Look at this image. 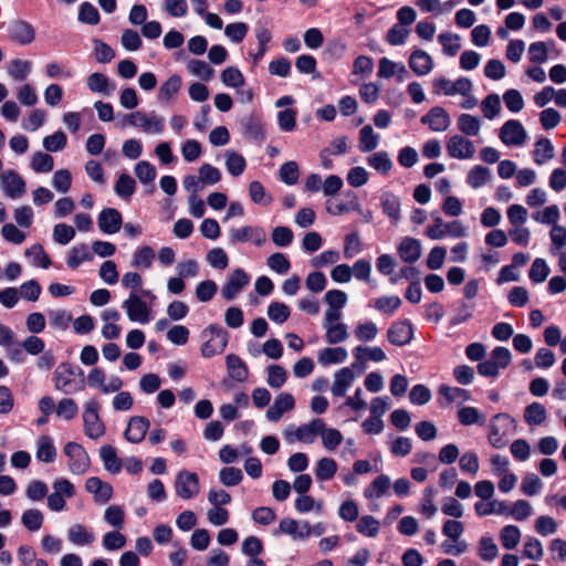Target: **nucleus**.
I'll use <instances>...</instances> for the list:
<instances>
[{
	"label": "nucleus",
	"instance_id": "obj_32",
	"mask_svg": "<svg viewBox=\"0 0 566 566\" xmlns=\"http://www.w3.org/2000/svg\"><path fill=\"white\" fill-rule=\"evenodd\" d=\"M533 150L534 160L538 165H543L555 156V147L548 138H539L535 143Z\"/></svg>",
	"mask_w": 566,
	"mask_h": 566
},
{
	"label": "nucleus",
	"instance_id": "obj_53",
	"mask_svg": "<svg viewBox=\"0 0 566 566\" xmlns=\"http://www.w3.org/2000/svg\"><path fill=\"white\" fill-rule=\"evenodd\" d=\"M44 517L36 509H29L21 516L22 524L31 532L39 531L42 527Z\"/></svg>",
	"mask_w": 566,
	"mask_h": 566
},
{
	"label": "nucleus",
	"instance_id": "obj_27",
	"mask_svg": "<svg viewBox=\"0 0 566 566\" xmlns=\"http://www.w3.org/2000/svg\"><path fill=\"white\" fill-rule=\"evenodd\" d=\"M139 119L138 127L148 134H160L165 128L164 117L151 112L145 114L140 112V115L136 116Z\"/></svg>",
	"mask_w": 566,
	"mask_h": 566
},
{
	"label": "nucleus",
	"instance_id": "obj_6",
	"mask_svg": "<svg viewBox=\"0 0 566 566\" xmlns=\"http://www.w3.org/2000/svg\"><path fill=\"white\" fill-rule=\"evenodd\" d=\"M175 492L182 500L196 497L200 492L199 478L197 473L180 471L175 480Z\"/></svg>",
	"mask_w": 566,
	"mask_h": 566
},
{
	"label": "nucleus",
	"instance_id": "obj_55",
	"mask_svg": "<svg viewBox=\"0 0 566 566\" xmlns=\"http://www.w3.org/2000/svg\"><path fill=\"white\" fill-rule=\"evenodd\" d=\"M118 531L119 530L111 531L103 535L102 544L105 549L117 551L125 547L127 539L125 535H123Z\"/></svg>",
	"mask_w": 566,
	"mask_h": 566
},
{
	"label": "nucleus",
	"instance_id": "obj_28",
	"mask_svg": "<svg viewBox=\"0 0 566 566\" xmlns=\"http://www.w3.org/2000/svg\"><path fill=\"white\" fill-rule=\"evenodd\" d=\"M229 376L235 381H245L249 376L248 367L244 361L234 354H229L226 358Z\"/></svg>",
	"mask_w": 566,
	"mask_h": 566
},
{
	"label": "nucleus",
	"instance_id": "obj_14",
	"mask_svg": "<svg viewBox=\"0 0 566 566\" xmlns=\"http://www.w3.org/2000/svg\"><path fill=\"white\" fill-rule=\"evenodd\" d=\"M500 139L505 145H522L526 139V132L517 120H507L501 128Z\"/></svg>",
	"mask_w": 566,
	"mask_h": 566
},
{
	"label": "nucleus",
	"instance_id": "obj_52",
	"mask_svg": "<svg viewBox=\"0 0 566 566\" xmlns=\"http://www.w3.org/2000/svg\"><path fill=\"white\" fill-rule=\"evenodd\" d=\"M287 379V373L285 368L280 365H271L268 367L266 382L271 388H281Z\"/></svg>",
	"mask_w": 566,
	"mask_h": 566
},
{
	"label": "nucleus",
	"instance_id": "obj_31",
	"mask_svg": "<svg viewBox=\"0 0 566 566\" xmlns=\"http://www.w3.org/2000/svg\"><path fill=\"white\" fill-rule=\"evenodd\" d=\"M348 353L344 347H327L318 353V363L323 366L344 363Z\"/></svg>",
	"mask_w": 566,
	"mask_h": 566
},
{
	"label": "nucleus",
	"instance_id": "obj_21",
	"mask_svg": "<svg viewBox=\"0 0 566 566\" xmlns=\"http://www.w3.org/2000/svg\"><path fill=\"white\" fill-rule=\"evenodd\" d=\"M85 489L94 495L95 502L101 504L108 502L113 495L112 485L96 476L86 480Z\"/></svg>",
	"mask_w": 566,
	"mask_h": 566
},
{
	"label": "nucleus",
	"instance_id": "obj_1",
	"mask_svg": "<svg viewBox=\"0 0 566 566\" xmlns=\"http://www.w3.org/2000/svg\"><path fill=\"white\" fill-rule=\"evenodd\" d=\"M515 420L507 415L500 413L490 422V443L497 449L504 448L509 440L515 434Z\"/></svg>",
	"mask_w": 566,
	"mask_h": 566
},
{
	"label": "nucleus",
	"instance_id": "obj_34",
	"mask_svg": "<svg viewBox=\"0 0 566 566\" xmlns=\"http://www.w3.org/2000/svg\"><path fill=\"white\" fill-rule=\"evenodd\" d=\"M155 259V251L149 245L137 249L132 259V266L139 270L149 269Z\"/></svg>",
	"mask_w": 566,
	"mask_h": 566
},
{
	"label": "nucleus",
	"instance_id": "obj_20",
	"mask_svg": "<svg viewBox=\"0 0 566 566\" xmlns=\"http://www.w3.org/2000/svg\"><path fill=\"white\" fill-rule=\"evenodd\" d=\"M150 422L142 416L132 417L125 431V438L132 443H139L144 440Z\"/></svg>",
	"mask_w": 566,
	"mask_h": 566
},
{
	"label": "nucleus",
	"instance_id": "obj_48",
	"mask_svg": "<svg viewBox=\"0 0 566 566\" xmlns=\"http://www.w3.org/2000/svg\"><path fill=\"white\" fill-rule=\"evenodd\" d=\"M25 256H31L32 263L36 266H41L43 269H48L51 265V259L45 253L43 247L39 243L31 245L29 249L24 251Z\"/></svg>",
	"mask_w": 566,
	"mask_h": 566
},
{
	"label": "nucleus",
	"instance_id": "obj_30",
	"mask_svg": "<svg viewBox=\"0 0 566 566\" xmlns=\"http://www.w3.org/2000/svg\"><path fill=\"white\" fill-rule=\"evenodd\" d=\"M391 481L388 475L381 474L377 476L365 490L364 495L369 500L380 499L385 495L389 488Z\"/></svg>",
	"mask_w": 566,
	"mask_h": 566
},
{
	"label": "nucleus",
	"instance_id": "obj_29",
	"mask_svg": "<svg viewBox=\"0 0 566 566\" xmlns=\"http://www.w3.org/2000/svg\"><path fill=\"white\" fill-rule=\"evenodd\" d=\"M74 371L70 364H61L54 371V384L57 390L70 392L73 382Z\"/></svg>",
	"mask_w": 566,
	"mask_h": 566
},
{
	"label": "nucleus",
	"instance_id": "obj_41",
	"mask_svg": "<svg viewBox=\"0 0 566 566\" xmlns=\"http://www.w3.org/2000/svg\"><path fill=\"white\" fill-rule=\"evenodd\" d=\"M104 521L115 530H122L125 524V512L119 505H109L103 516Z\"/></svg>",
	"mask_w": 566,
	"mask_h": 566
},
{
	"label": "nucleus",
	"instance_id": "obj_15",
	"mask_svg": "<svg viewBox=\"0 0 566 566\" xmlns=\"http://www.w3.org/2000/svg\"><path fill=\"white\" fill-rule=\"evenodd\" d=\"M123 218L120 212L115 208H105L101 211L97 223L102 232L114 234L119 231Z\"/></svg>",
	"mask_w": 566,
	"mask_h": 566
},
{
	"label": "nucleus",
	"instance_id": "obj_2",
	"mask_svg": "<svg viewBox=\"0 0 566 566\" xmlns=\"http://www.w3.org/2000/svg\"><path fill=\"white\" fill-rule=\"evenodd\" d=\"M98 409V401L91 398L85 402L82 415L85 436L92 440H98L106 431L105 424L99 418Z\"/></svg>",
	"mask_w": 566,
	"mask_h": 566
},
{
	"label": "nucleus",
	"instance_id": "obj_44",
	"mask_svg": "<svg viewBox=\"0 0 566 566\" xmlns=\"http://www.w3.org/2000/svg\"><path fill=\"white\" fill-rule=\"evenodd\" d=\"M326 329V342L328 344L343 343L348 338L347 326L344 323L329 324L324 326Z\"/></svg>",
	"mask_w": 566,
	"mask_h": 566
},
{
	"label": "nucleus",
	"instance_id": "obj_12",
	"mask_svg": "<svg viewBox=\"0 0 566 566\" xmlns=\"http://www.w3.org/2000/svg\"><path fill=\"white\" fill-rule=\"evenodd\" d=\"M250 282L249 275L242 269H235L221 289L226 301H232Z\"/></svg>",
	"mask_w": 566,
	"mask_h": 566
},
{
	"label": "nucleus",
	"instance_id": "obj_47",
	"mask_svg": "<svg viewBox=\"0 0 566 566\" xmlns=\"http://www.w3.org/2000/svg\"><path fill=\"white\" fill-rule=\"evenodd\" d=\"M474 510L481 516L507 513V506L505 503L497 500H493L491 502H476L474 504Z\"/></svg>",
	"mask_w": 566,
	"mask_h": 566
},
{
	"label": "nucleus",
	"instance_id": "obj_57",
	"mask_svg": "<svg viewBox=\"0 0 566 566\" xmlns=\"http://www.w3.org/2000/svg\"><path fill=\"white\" fill-rule=\"evenodd\" d=\"M50 325L57 331H65L71 321L72 314L66 310H55L49 312Z\"/></svg>",
	"mask_w": 566,
	"mask_h": 566
},
{
	"label": "nucleus",
	"instance_id": "obj_51",
	"mask_svg": "<svg viewBox=\"0 0 566 566\" xmlns=\"http://www.w3.org/2000/svg\"><path fill=\"white\" fill-rule=\"evenodd\" d=\"M560 218L559 208L556 205L548 206L543 210L537 211L533 219L539 223L555 226Z\"/></svg>",
	"mask_w": 566,
	"mask_h": 566
},
{
	"label": "nucleus",
	"instance_id": "obj_50",
	"mask_svg": "<svg viewBox=\"0 0 566 566\" xmlns=\"http://www.w3.org/2000/svg\"><path fill=\"white\" fill-rule=\"evenodd\" d=\"M187 69L190 74H192L193 76H198L203 81L211 80L214 73L207 62L195 59L188 62Z\"/></svg>",
	"mask_w": 566,
	"mask_h": 566
},
{
	"label": "nucleus",
	"instance_id": "obj_26",
	"mask_svg": "<svg viewBox=\"0 0 566 566\" xmlns=\"http://www.w3.org/2000/svg\"><path fill=\"white\" fill-rule=\"evenodd\" d=\"M67 539L77 546H87L95 541V535L82 524H73L67 531Z\"/></svg>",
	"mask_w": 566,
	"mask_h": 566
},
{
	"label": "nucleus",
	"instance_id": "obj_58",
	"mask_svg": "<svg viewBox=\"0 0 566 566\" xmlns=\"http://www.w3.org/2000/svg\"><path fill=\"white\" fill-rule=\"evenodd\" d=\"M91 259L92 254L87 245L81 244L78 247L72 248L66 263L71 269H76L82 262L90 261Z\"/></svg>",
	"mask_w": 566,
	"mask_h": 566
},
{
	"label": "nucleus",
	"instance_id": "obj_54",
	"mask_svg": "<svg viewBox=\"0 0 566 566\" xmlns=\"http://www.w3.org/2000/svg\"><path fill=\"white\" fill-rule=\"evenodd\" d=\"M459 421L463 426H471L474 423L483 424L485 417L474 407H463L458 411Z\"/></svg>",
	"mask_w": 566,
	"mask_h": 566
},
{
	"label": "nucleus",
	"instance_id": "obj_36",
	"mask_svg": "<svg viewBox=\"0 0 566 566\" xmlns=\"http://www.w3.org/2000/svg\"><path fill=\"white\" fill-rule=\"evenodd\" d=\"M381 208L384 213H386L392 221V223L397 224L400 220V200L397 196L392 193H384L381 197Z\"/></svg>",
	"mask_w": 566,
	"mask_h": 566
},
{
	"label": "nucleus",
	"instance_id": "obj_60",
	"mask_svg": "<svg viewBox=\"0 0 566 566\" xmlns=\"http://www.w3.org/2000/svg\"><path fill=\"white\" fill-rule=\"evenodd\" d=\"M318 434H321L323 446L327 450L336 449L343 440V436L337 429H333V428L326 429L324 422H323V429L319 430Z\"/></svg>",
	"mask_w": 566,
	"mask_h": 566
},
{
	"label": "nucleus",
	"instance_id": "obj_25",
	"mask_svg": "<svg viewBox=\"0 0 566 566\" xmlns=\"http://www.w3.org/2000/svg\"><path fill=\"white\" fill-rule=\"evenodd\" d=\"M354 356L356 359V363L353 364V367H356L357 365H364L367 360L373 361H382L386 359V353L380 347H365V346H357L354 349Z\"/></svg>",
	"mask_w": 566,
	"mask_h": 566
},
{
	"label": "nucleus",
	"instance_id": "obj_4",
	"mask_svg": "<svg viewBox=\"0 0 566 566\" xmlns=\"http://www.w3.org/2000/svg\"><path fill=\"white\" fill-rule=\"evenodd\" d=\"M208 339L201 346L203 357L210 358L223 353L228 344V333L221 326L211 324L203 331Z\"/></svg>",
	"mask_w": 566,
	"mask_h": 566
},
{
	"label": "nucleus",
	"instance_id": "obj_33",
	"mask_svg": "<svg viewBox=\"0 0 566 566\" xmlns=\"http://www.w3.org/2000/svg\"><path fill=\"white\" fill-rule=\"evenodd\" d=\"M87 86L92 92L109 95L114 90L115 85L102 73H92L87 77Z\"/></svg>",
	"mask_w": 566,
	"mask_h": 566
},
{
	"label": "nucleus",
	"instance_id": "obj_43",
	"mask_svg": "<svg viewBox=\"0 0 566 566\" xmlns=\"http://www.w3.org/2000/svg\"><path fill=\"white\" fill-rule=\"evenodd\" d=\"M245 166L247 163L242 155L233 150L226 153V167L231 176L238 177L243 174Z\"/></svg>",
	"mask_w": 566,
	"mask_h": 566
},
{
	"label": "nucleus",
	"instance_id": "obj_13",
	"mask_svg": "<svg viewBox=\"0 0 566 566\" xmlns=\"http://www.w3.org/2000/svg\"><path fill=\"white\" fill-rule=\"evenodd\" d=\"M295 400L290 392H281L277 395L272 406L266 410V418L270 421H279L285 412L294 409Z\"/></svg>",
	"mask_w": 566,
	"mask_h": 566
},
{
	"label": "nucleus",
	"instance_id": "obj_3",
	"mask_svg": "<svg viewBox=\"0 0 566 566\" xmlns=\"http://www.w3.org/2000/svg\"><path fill=\"white\" fill-rule=\"evenodd\" d=\"M150 295V291H140V294L130 292L128 298L123 302L122 306L132 322H138L140 324L149 322L151 310L150 306L142 300V296Z\"/></svg>",
	"mask_w": 566,
	"mask_h": 566
},
{
	"label": "nucleus",
	"instance_id": "obj_22",
	"mask_svg": "<svg viewBox=\"0 0 566 566\" xmlns=\"http://www.w3.org/2000/svg\"><path fill=\"white\" fill-rule=\"evenodd\" d=\"M421 122L428 124L434 132L447 130L451 123L449 115L440 106L431 108L427 115L421 117Z\"/></svg>",
	"mask_w": 566,
	"mask_h": 566
},
{
	"label": "nucleus",
	"instance_id": "obj_19",
	"mask_svg": "<svg viewBox=\"0 0 566 566\" xmlns=\"http://www.w3.org/2000/svg\"><path fill=\"white\" fill-rule=\"evenodd\" d=\"M397 252L403 262L416 263L421 256V243L415 238L406 237L399 243Z\"/></svg>",
	"mask_w": 566,
	"mask_h": 566
},
{
	"label": "nucleus",
	"instance_id": "obj_11",
	"mask_svg": "<svg viewBox=\"0 0 566 566\" xmlns=\"http://www.w3.org/2000/svg\"><path fill=\"white\" fill-rule=\"evenodd\" d=\"M0 185L7 197L18 199L25 193V181L15 170H7L0 176Z\"/></svg>",
	"mask_w": 566,
	"mask_h": 566
},
{
	"label": "nucleus",
	"instance_id": "obj_37",
	"mask_svg": "<svg viewBox=\"0 0 566 566\" xmlns=\"http://www.w3.org/2000/svg\"><path fill=\"white\" fill-rule=\"evenodd\" d=\"M337 472V463L332 458H322L317 461L315 468L316 479L319 481H328L334 478Z\"/></svg>",
	"mask_w": 566,
	"mask_h": 566
},
{
	"label": "nucleus",
	"instance_id": "obj_35",
	"mask_svg": "<svg viewBox=\"0 0 566 566\" xmlns=\"http://www.w3.org/2000/svg\"><path fill=\"white\" fill-rule=\"evenodd\" d=\"M56 458V450L49 436H42L38 440L36 459L41 462L52 463Z\"/></svg>",
	"mask_w": 566,
	"mask_h": 566
},
{
	"label": "nucleus",
	"instance_id": "obj_39",
	"mask_svg": "<svg viewBox=\"0 0 566 566\" xmlns=\"http://www.w3.org/2000/svg\"><path fill=\"white\" fill-rule=\"evenodd\" d=\"M367 163L376 171L387 175L392 168V161L387 151H378L367 158Z\"/></svg>",
	"mask_w": 566,
	"mask_h": 566
},
{
	"label": "nucleus",
	"instance_id": "obj_42",
	"mask_svg": "<svg viewBox=\"0 0 566 566\" xmlns=\"http://www.w3.org/2000/svg\"><path fill=\"white\" fill-rule=\"evenodd\" d=\"M458 128L468 136H476L481 129V120L470 114H461L458 118Z\"/></svg>",
	"mask_w": 566,
	"mask_h": 566
},
{
	"label": "nucleus",
	"instance_id": "obj_63",
	"mask_svg": "<svg viewBox=\"0 0 566 566\" xmlns=\"http://www.w3.org/2000/svg\"><path fill=\"white\" fill-rule=\"evenodd\" d=\"M484 116L489 119L495 117L501 111V99L497 94H490L481 102Z\"/></svg>",
	"mask_w": 566,
	"mask_h": 566
},
{
	"label": "nucleus",
	"instance_id": "obj_24",
	"mask_svg": "<svg viewBox=\"0 0 566 566\" xmlns=\"http://www.w3.org/2000/svg\"><path fill=\"white\" fill-rule=\"evenodd\" d=\"M409 66L416 74L426 75L432 70L433 61L427 52L416 50L409 57Z\"/></svg>",
	"mask_w": 566,
	"mask_h": 566
},
{
	"label": "nucleus",
	"instance_id": "obj_16",
	"mask_svg": "<svg viewBox=\"0 0 566 566\" xmlns=\"http://www.w3.org/2000/svg\"><path fill=\"white\" fill-rule=\"evenodd\" d=\"M279 531L292 536L293 539H305L312 535V526L307 522H297L285 517L280 521Z\"/></svg>",
	"mask_w": 566,
	"mask_h": 566
},
{
	"label": "nucleus",
	"instance_id": "obj_46",
	"mask_svg": "<svg viewBox=\"0 0 566 566\" xmlns=\"http://www.w3.org/2000/svg\"><path fill=\"white\" fill-rule=\"evenodd\" d=\"M491 178V171L486 167L475 166L468 174V184L478 189L484 186Z\"/></svg>",
	"mask_w": 566,
	"mask_h": 566
},
{
	"label": "nucleus",
	"instance_id": "obj_18",
	"mask_svg": "<svg viewBox=\"0 0 566 566\" xmlns=\"http://www.w3.org/2000/svg\"><path fill=\"white\" fill-rule=\"evenodd\" d=\"M413 337L412 326L408 322L394 323L388 332V340L396 346H403L411 342Z\"/></svg>",
	"mask_w": 566,
	"mask_h": 566
},
{
	"label": "nucleus",
	"instance_id": "obj_62",
	"mask_svg": "<svg viewBox=\"0 0 566 566\" xmlns=\"http://www.w3.org/2000/svg\"><path fill=\"white\" fill-rule=\"evenodd\" d=\"M439 392L450 402L461 403L470 399L469 391L458 387H449L443 385L440 387Z\"/></svg>",
	"mask_w": 566,
	"mask_h": 566
},
{
	"label": "nucleus",
	"instance_id": "obj_56",
	"mask_svg": "<svg viewBox=\"0 0 566 566\" xmlns=\"http://www.w3.org/2000/svg\"><path fill=\"white\" fill-rule=\"evenodd\" d=\"M31 71V62L14 59L10 61L9 67H8V74L18 81H23Z\"/></svg>",
	"mask_w": 566,
	"mask_h": 566
},
{
	"label": "nucleus",
	"instance_id": "obj_8",
	"mask_svg": "<svg viewBox=\"0 0 566 566\" xmlns=\"http://www.w3.org/2000/svg\"><path fill=\"white\" fill-rule=\"evenodd\" d=\"M247 241H252L258 247L263 245L266 241L265 231L261 227L251 226L229 230V242L231 244L234 245Z\"/></svg>",
	"mask_w": 566,
	"mask_h": 566
},
{
	"label": "nucleus",
	"instance_id": "obj_23",
	"mask_svg": "<svg viewBox=\"0 0 566 566\" xmlns=\"http://www.w3.org/2000/svg\"><path fill=\"white\" fill-rule=\"evenodd\" d=\"M352 367H344L335 373L334 381L331 388V391L336 397H342L345 395L349 386L353 384L355 379V373Z\"/></svg>",
	"mask_w": 566,
	"mask_h": 566
},
{
	"label": "nucleus",
	"instance_id": "obj_7",
	"mask_svg": "<svg viewBox=\"0 0 566 566\" xmlns=\"http://www.w3.org/2000/svg\"><path fill=\"white\" fill-rule=\"evenodd\" d=\"M64 453L69 458V469L73 474H84L90 468V458L84 448L76 442H67Z\"/></svg>",
	"mask_w": 566,
	"mask_h": 566
},
{
	"label": "nucleus",
	"instance_id": "obj_9",
	"mask_svg": "<svg viewBox=\"0 0 566 566\" xmlns=\"http://www.w3.org/2000/svg\"><path fill=\"white\" fill-rule=\"evenodd\" d=\"M447 151L454 159H471L475 154L473 143L463 135H452L447 142Z\"/></svg>",
	"mask_w": 566,
	"mask_h": 566
},
{
	"label": "nucleus",
	"instance_id": "obj_61",
	"mask_svg": "<svg viewBox=\"0 0 566 566\" xmlns=\"http://www.w3.org/2000/svg\"><path fill=\"white\" fill-rule=\"evenodd\" d=\"M52 237L56 243L65 245L74 239L75 230L66 223H57L53 228Z\"/></svg>",
	"mask_w": 566,
	"mask_h": 566
},
{
	"label": "nucleus",
	"instance_id": "obj_5",
	"mask_svg": "<svg viewBox=\"0 0 566 566\" xmlns=\"http://www.w3.org/2000/svg\"><path fill=\"white\" fill-rule=\"evenodd\" d=\"M323 429V420L314 419L308 423L300 427L289 426L284 429V438L289 443L294 441H301L305 443H312L315 441L319 430Z\"/></svg>",
	"mask_w": 566,
	"mask_h": 566
},
{
	"label": "nucleus",
	"instance_id": "obj_59",
	"mask_svg": "<svg viewBox=\"0 0 566 566\" xmlns=\"http://www.w3.org/2000/svg\"><path fill=\"white\" fill-rule=\"evenodd\" d=\"M66 143V135L62 130H57L53 135L44 137L43 147L46 151L56 153L64 149Z\"/></svg>",
	"mask_w": 566,
	"mask_h": 566
},
{
	"label": "nucleus",
	"instance_id": "obj_49",
	"mask_svg": "<svg viewBox=\"0 0 566 566\" xmlns=\"http://www.w3.org/2000/svg\"><path fill=\"white\" fill-rule=\"evenodd\" d=\"M54 160L49 154L36 151L31 158V168L35 172H49L53 169Z\"/></svg>",
	"mask_w": 566,
	"mask_h": 566
},
{
	"label": "nucleus",
	"instance_id": "obj_64",
	"mask_svg": "<svg viewBox=\"0 0 566 566\" xmlns=\"http://www.w3.org/2000/svg\"><path fill=\"white\" fill-rule=\"evenodd\" d=\"M268 316L271 321L282 324L290 317V308L284 303L273 302L268 307Z\"/></svg>",
	"mask_w": 566,
	"mask_h": 566
},
{
	"label": "nucleus",
	"instance_id": "obj_45",
	"mask_svg": "<svg viewBox=\"0 0 566 566\" xmlns=\"http://www.w3.org/2000/svg\"><path fill=\"white\" fill-rule=\"evenodd\" d=\"M249 195L256 205L269 206L273 201L272 196L265 191L263 185L258 180L250 182Z\"/></svg>",
	"mask_w": 566,
	"mask_h": 566
},
{
	"label": "nucleus",
	"instance_id": "obj_38",
	"mask_svg": "<svg viewBox=\"0 0 566 566\" xmlns=\"http://www.w3.org/2000/svg\"><path fill=\"white\" fill-rule=\"evenodd\" d=\"M99 454L107 471L112 473H118L120 471L122 463L114 447L109 444L103 446L99 450Z\"/></svg>",
	"mask_w": 566,
	"mask_h": 566
},
{
	"label": "nucleus",
	"instance_id": "obj_10",
	"mask_svg": "<svg viewBox=\"0 0 566 566\" xmlns=\"http://www.w3.org/2000/svg\"><path fill=\"white\" fill-rule=\"evenodd\" d=\"M433 88L437 94L468 96L472 90V82L467 77H460L455 82L440 77L433 81Z\"/></svg>",
	"mask_w": 566,
	"mask_h": 566
},
{
	"label": "nucleus",
	"instance_id": "obj_40",
	"mask_svg": "<svg viewBox=\"0 0 566 566\" xmlns=\"http://www.w3.org/2000/svg\"><path fill=\"white\" fill-rule=\"evenodd\" d=\"M379 136L374 132L370 125H366L359 133V149L369 153L378 146Z\"/></svg>",
	"mask_w": 566,
	"mask_h": 566
},
{
	"label": "nucleus",
	"instance_id": "obj_17",
	"mask_svg": "<svg viewBox=\"0 0 566 566\" xmlns=\"http://www.w3.org/2000/svg\"><path fill=\"white\" fill-rule=\"evenodd\" d=\"M9 36L18 43L25 45L34 40L35 31L33 27L22 20H17L7 27Z\"/></svg>",
	"mask_w": 566,
	"mask_h": 566
}]
</instances>
